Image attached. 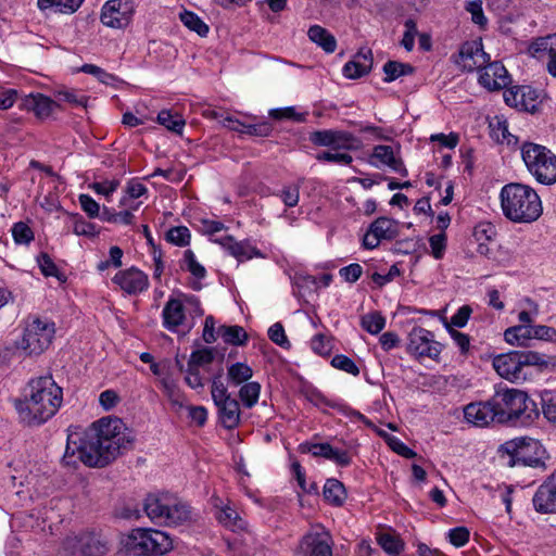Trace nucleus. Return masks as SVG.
I'll use <instances>...</instances> for the list:
<instances>
[{"instance_id":"6","label":"nucleus","mask_w":556,"mask_h":556,"mask_svg":"<svg viewBox=\"0 0 556 556\" xmlns=\"http://www.w3.org/2000/svg\"><path fill=\"white\" fill-rule=\"evenodd\" d=\"M124 545L134 556H161L173 548V540L164 531L139 528L127 535Z\"/></svg>"},{"instance_id":"28","label":"nucleus","mask_w":556,"mask_h":556,"mask_svg":"<svg viewBox=\"0 0 556 556\" xmlns=\"http://www.w3.org/2000/svg\"><path fill=\"white\" fill-rule=\"evenodd\" d=\"M168 495H153L150 494L144 501V511L147 516L155 523L161 525L169 501Z\"/></svg>"},{"instance_id":"46","label":"nucleus","mask_w":556,"mask_h":556,"mask_svg":"<svg viewBox=\"0 0 556 556\" xmlns=\"http://www.w3.org/2000/svg\"><path fill=\"white\" fill-rule=\"evenodd\" d=\"M190 231L185 226L172 227L166 232V240L178 247H186L190 243Z\"/></svg>"},{"instance_id":"35","label":"nucleus","mask_w":556,"mask_h":556,"mask_svg":"<svg viewBox=\"0 0 556 556\" xmlns=\"http://www.w3.org/2000/svg\"><path fill=\"white\" fill-rule=\"evenodd\" d=\"M377 540L382 549L391 556H397L404 548L402 540L392 532H381Z\"/></svg>"},{"instance_id":"4","label":"nucleus","mask_w":556,"mask_h":556,"mask_svg":"<svg viewBox=\"0 0 556 556\" xmlns=\"http://www.w3.org/2000/svg\"><path fill=\"white\" fill-rule=\"evenodd\" d=\"M500 198L504 216L514 223H532L542 214L540 197L528 185L507 184L502 188Z\"/></svg>"},{"instance_id":"41","label":"nucleus","mask_w":556,"mask_h":556,"mask_svg":"<svg viewBox=\"0 0 556 556\" xmlns=\"http://www.w3.org/2000/svg\"><path fill=\"white\" fill-rule=\"evenodd\" d=\"M227 375L232 384L239 386L252 377L253 370L245 363H236L228 368Z\"/></svg>"},{"instance_id":"18","label":"nucleus","mask_w":556,"mask_h":556,"mask_svg":"<svg viewBox=\"0 0 556 556\" xmlns=\"http://www.w3.org/2000/svg\"><path fill=\"white\" fill-rule=\"evenodd\" d=\"M332 545L330 533L321 526L313 528L302 539V547L308 556H332Z\"/></svg>"},{"instance_id":"9","label":"nucleus","mask_w":556,"mask_h":556,"mask_svg":"<svg viewBox=\"0 0 556 556\" xmlns=\"http://www.w3.org/2000/svg\"><path fill=\"white\" fill-rule=\"evenodd\" d=\"M212 399L217 407L218 419L226 429H235L240 424L239 402L231 397L224 383L215 378L212 382Z\"/></svg>"},{"instance_id":"36","label":"nucleus","mask_w":556,"mask_h":556,"mask_svg":"<svg viewBox=\"0 0 556 556\" xmlns=\"http://www.w3.org/2000/svg\"><path fill=\"white\" fill-rule=\"evenodd\" d=\"M414 72V67L407 63L397 61H388L383 65V73L386 74L384 81L391 83L401 76L409 75Z\"/></svg>"},{"instance_id":"3","label":"nucleus","mask_w":556,"mask_h":556,"mask_svg":"<svg viewBox=\"0 0 556 556\" xmlns=\"http://www.w3.org/2000/svg\"><path fill=\"white\" fill-rule=\"evenodd\" d=\"M497 415V424L530 426L540 416L536 403L518 389L496 386L491 396Z\"/></svg>"},{"instance_id":"59","label":"nucleus","mask_w":556,"mask_h":556,"mask_svg":"<svg viewBox=\"0 0 556 556\" xmlns=\"http://www.w3.org/2000/svg\"><path fill=\"white\" fill-rule=\"evenodd\" d=\"M79 71L97 77L103 84H110V81L115 79L114 75L93 64H84Z\"/></svg>"},{"instance_id":"5","label":"nucleus","mask_w":556,"mask_h":556,"mask_svg":"<svg viewBox=\"0 0 556 556\" xmlns=\"http://www.w3.org/2000/svg\"><path fill=\"white\" fill-rule=\"evenodd\" d=\"M521 157L529 173L542 185L556 182V155L546 147L525 142L521 146Z\"/></svg>"},{"instance_id":"60","label":"nucleus","mask_w":556,"mask_h":556,"mask_svg":"<svg viewBox=\"0 0 556 556\" xmlns=\"http://www.w3.org/2000/svg\"><path fill=\"white\" fill-rule=\"evenodd\" d=\"M466 10L471 14V20L475 24L480 26L486 24V17L483 14L482 2L480 0L469 1L466 4Z\"/></svg>"},{"instance_id":"44","label":"nucleus","mask_w":556,"mask_h":556,"mask_svg":"<svg viewBox=\"0 0 556 556\" xmlns=\"http://www.w3.org/2000/svg\"><path fill=\"white\" fill-rule=\"evenodd\" d=\"M217 519L225 527L230 528L231 530L242 528L243 521L240 518L239 514L231 507L227 506L220 509L217 514Z\"/></svg>"},{"instance_id":"56","label":"nucleus","mask_w":556,"mask_h":556,"mask_svg":"<svg viewBox=\"0 0 556 556\" xmlns=\"http://www.w3.org/2000/svg\"><path fill=\"white\" fill-rule=\"evenodd\" d=\"M471 313H472V308L469 305L460 306L457 309V312L451 317V321H450V324L446 325V327L447 328L448 327L452 328V326L458 327V328L465 327L468 323V319H469Z\"/></svg>"},{"instance_id":"37","label":"nucleus","mask_w":556,"mask_h":556,"mask_svg":"<svg viewBox=\"0 0 556 556\" xmlns=\"http://www.w3.org/2000/svg\"><path fill=\"white\" fill-rule=\"evenodd\" d=\"M505 341L509 344L525 345L531 339L530 325H516L504 332Z\"/></svg>"},{"instance_id":"12","label":"nucleus","mask_w":556,"mask_h":556,"mask_svg":"<svg viewBox=\"0 0 556 556\" xmlns=\"http://www.w3.org/2000/svg\"><path fill=\"white\" fill-rule=\"evenodd\" d=\"M135 12L132 0H109L101 10L100 20L111 28H125L129 25Z\"/></svg>"},{"instance_id":"42","label":"nucleus","mask_w":556,"mask_h":556,"mask_svg":"<svg viewBox=\"0 0 556 556\" xmlns=\"http://www.w3.org/2000/svg\"><path fill=\"white\" fill-rule=\"evenodd\" d=\"M261 386L257 382H247L239 390V396L243 405L252 408L258 401Z\"/></svg>"},{"instance_id":"57","label":"nucleus","mask_w":556,"mask_h":556,"mask_svg":"<svg viewBox=\"0 0 556 556\" xmlns=\"http://www.w3.org/2000/svg\"><path fill=\"white\" fill-rule=\"evenodd\" d=\"M448 541L455 547L464 546L469 540V530L466 527L451 529L447 533Z\"/></svg>"},{"instance_id":"51","label":"nucleus","mask_w":556,"mask_h":556,"mask_svg":"<svg viewBox=\"0 0 556 556\" xmlns=\"http://www.w3.org/2000/svg\"><path fill=\"white\" fill-rule=\"evenodd\" d=\"M331 365L334 368L343 370L353 376H358V374H359V369L356 366V364L354 363V361L343 354H338V355L333 356L331 359Z\"/></svg>"},{"instance_id":"22","label":"nucleus","mask_w":556,"mask_h":556,"mask_svg":"<svg viewBox=\"0 0 556 556\" xmlns=\"http://www.w3.org/2000/svg\"><path fill=\"white\" fill-rule=\"evenodd\" d=\"M465 419L477 427H485L491 422H497V415L492 403V397L485 402L470 403L464 408Z\"/></svg>"},{"instance_id":"19","label":"nucleus","mask_w":556,"mask_h":556,"mask_svg":"<svg viewBox=\"0 0 556 556\" xmlns=\"http://www.w3.org/2000/svg\"><path fill=\"white\" fill-rule=\"evenodd\" d=\"M529 51L533 58L546 63L547 72L556 77V34L534 40Z\"/></svg>"},{"instance_id":"50","label":"nucleus","mask_w":556,"mask_h":556,"mask_svg":"<svg viewBox=\"0 0 556 556\" xmlns=\"http://www.w3.org/2000/svg\"><path fill=\"white\" fill-rule=\"evenodd\" d=\"M334 151L336 152L324 151L318 153L316 159L320 162L337 163L340 165H349L353 161V157L349 153L338 152V150Z\"/></svg>"},{"instance_id":"48","label":"nucleus","mask_w":556,"mask_h":556,"mask_svg":"<svg viewBox=\"0 0 556 556\" xmlns=\"http://www.w3.org/2000/svg\"><path fill=\"white\" fill-rule=\"evenodd\" d=\"M60 101H65L75 108H87L88 97L76 90H61L56 94Z\"/></svg>"},{"instance_id":"61","label":"nucleus","mask_w":556,"mask_h":556,"mask_svg":"<svg viewBox=\"0 0 556 556\" xmlns=\"http://www.w3.org/2000/svg\"><path fill=\"white\" fill-rule=\"evenodd\" d=\"M73 231L77 236L94 237L98 235L96 225L83 218L74 222Z\"/></svg>"},{"instance_id":"23","label":"nucleus","mask_w":556,"mask_h":556,"mask_svg":"<svg viewBox=\"0 0 556 556\" xmlns=\"http://www.w3.org/2000/svg\"><path fill=\"white\" fill-rule=\"evenodd\" d=\"M372 67V52L368 48H361L353 59L342 68L344 77L357 79L367 75Z\"/></svg>"},{"instance_id":"25","label":"nucleus","mask_w":556,"mask_h":556,"mask_svg":"<svg viewBox=\"0 0 556 556\" xmlns=\"http://www.w3.org/2000/svg\"><path fill=\"white\" fill-rule=\"evenodd\" d=\"M163 327L176 332L186 321V309L181 300L169 298L162 311Z\"/></svg>"},{"instance_id":"33","label":"nucleus","mask_w":556,"mask_h":556,"mask_svg":"<svg viewBox=\"0 0 556 556\" xmlns=\"http://www.w3.org/2000/svg\"><path fill=\"white\" fill-rule=\"evenodd\" d=\"M217 334L224 340V342L231 345H244L248 341V333L243 327L233 326H220Z\"/></svg>"},{"instance_id":"10","label":"nucleus","mask_w":556,"mask_h":556,"mask_svg":"<svg viewBox=\"0 0 556 556\" xmlns=\"http://www.w3.org/2000/svg\"><path fill=\"white\" fill-rule=\"evenodd\" d=\"M53 336L54 325L36 318L25 328L20 345L28 355H38L49 348Z\"/></svg>"},{"instance_id":"55","label":"nucleus","mask_w":556,"mask_h":556,"mask_svg":"<svg viewBox=\"0 0 556 556\" xmlns=\"http://www.w3.org/2000/svg\"><path fill=\"white\" fill-rule=\"evenodd\" d=\"M279 197L288 207H293L299 203L300 188L296 185L285 186Z\"/></svg>"},{"instance_id":"29","label":"nucleus","mask_w":556,"mask_h":556,"mask_svg":"<svg viewBox=\"0 0 556 556\" xmlns=\"http://www.w3.org/2000/svg\"><path fill=\"white\" fill-rule=\"evenodd\" d=\"M311 41L320 47L326 53H333L337 49L334 36L320 25H313L307 30Z\"/></svg>"},{"instance_id":"43","label":"nucleus","mask_w":556,"mask_h":556,"mask_svg":"<svg viewBox=\"0 0 556 556\" xmlns=\"http://www.w3.org/2000/svg\"><path fill=\"white\" fill-rule=\"evenodd\" d=\"M362 327L371 334L379 333L386 326V318L378 312L364 315L361 320Z\"/></svg>"},{"instance_id":"64","label":"nucleus","mask_w":556,"mask_h":556,"mask_svg":"<svg viewBox=\"0 0 556 556\" xmlns=\"http://www.w3.org/2000/svg\"><path fill=\"white\" fill-rule=\"evenodd\" d=\"M79 204L89 217L94 218L99 216L100 205L90 195L80 194Z\"/></svg>"},{"instance_id":"11","label":"nucleus","mask_w":556,"mask_h":556,"mask_svg":"<svg viewBox=\"0 0 556 556\" xmlns=\"http://www.w3.org/2000/svg\"><path fill=\"white\" fill-rule=\"evenodd\" d=\"M407 352L419 359H437L441 353V344L434 340L431 331L414 327L408 333Z\"/></svg>"},{"instance_id":"8","label":"nucleus","mask_w":556,"mask_h":556,"mask_svg":"<svg viewBox=\"0 0 556 556\" xmlns=\"http://www.w3.org/2000/svg\"><path fill=\"white\" fill-rule=\"evenodd\" d=\"M63 548L71 556H105L110 551L108 539L94 531L67 535Z\"/></svg>"},{"instance_id":"49","label":"nucleus","mask_w":556,"mask_h":556,"mask_svg":"<svg viewBox=\"0 0 556 556\" xmlns=\"http://www.w3.org/2000/svg\"><path fill=\"white\" fill-rule=\"evenodd\" d=\"M12 236L17 244H28L34 240L33 230L23 222L14 224Z\"/></svg>"},{"instance_id":"52","label":"nucleus","mask_w":556,"mask_h":556,"mask_svg":"<svg viewBox=\"0 0 556 556\" xmlns=\"http://www.w3.org/2000/svg\"><path fill=\"white\" fill-rule=\"evenodd\" d=\"M300 448L303 453H311L314 457L329 458L332 453V446L329 443H305L301 444Z\"/></svg>"},{"instance_id":"24","label":"nucleus","mask_w":556,"mask_h":556,"mask_svg":"<svg viewBox=\"0 0 556 556\" xmlns=\"http://www.w3.org/2000/svg\"><path fill=\"white\" fill-rule=\"evenodd\" d=\"M214 242L220 244L230 255L239 262L251 260L252 257H262L263 254L248 241H236L232 236H225L214 239Z\"/></svg>"},{"instance_id":"27","label":"nucleus","mask_w":556,"mask_h":556,"mask_svg":"<svg viewBox=\"0 0 556 556\" xmlns=\"http://www.w3.org/2000/svg\"><path fill=\"white\" fill-rule=\"evenodd\" d=\"M191 518L190 506L186 503L169 497L166 514L162 519L161 525L165 526H179L185 523Z\"/></svg>"},{"instance_id":"62","label":"nucleus","mask_w":556,"mask_h":556,"mask_svg":"<svg viewBox=\"0 0 556 556\" xmlns=\"http://www.w3.org/2000/svg\"><path fill=\"white\" fill-rule=\"evenodd\" d=\"M432 255L434 258L440 260L446 248V237L444 233L433 235L429 238Z\"/></svg>"},{"instance_id":"20","label":"nucleus","mask_w":556,"mask_h":556,"mask_svg":"<svg viewBox=\"0 0 556 556\" xmlns=\"http://www.w3.org/2000/svg\"><path fill=\"white\" fill-rule=\"evenodd\" d=\"M532 502L538 513L556 514V472L539 486Z\"/></svg>"},{"instance_id":"32","label":"nucleus","mask_w":556,"mask_h":556,"mask_svg":"<svg viewBox=\"0 0 556 556\" xmlns=\"http://www.w3.org/2000/svg\"><path fill=\"white\" fill-rule=\"evenodd\" d=\"M324 497L333 506H342L346 498L343 483L337 479H328L324 486Z\"/></svg>"},{"instance_id":"13","label":"nucleus","mask_w":556,"mask_h":556,"mask_svg":"<svg viewBox=\"0 0 556 556\" xmlns=\"http://www.w3.org/2000/svg\"><path fill=\"white\" fill-rule=\"evenodd\" d=\"M309 140L315 146L329 147L332 150H358L362 146V141L351 132L333 129L313 131Z\"/></svg>"},{"instance_id":"40","label":"nucleus","mask_w":556,"mask_h":556,"mask_svg":"<svg viewBox=\"0 0 556 556\" xmlns=\"http://www.w3.org/2000/svg\"><path fill=\"white\" fill-rule=\"evenodd\" d=\"M157 123L178 135L182 134L185 127V121L181 116L178 114L173 115L167 110H163L157 114Z\"/></svg>"},{"instance_id":"38","label":"nucleus","mask_w":556,"mask_h":556,"mask_svg":"<svg viewBox=\"0 0 556 556\" xmlns=\"http://www.w3.org/2000/svg\"><path fill=\"white\" fill-rule=\"evenodd\" d=\"M179 16L188 29L195 31L201 37H206L210 28L195 13L185 10Z\"/></svg>"},{"instance_id":"45","label":"nucleus","mask_w":556,"mask_h":556,"mask_svg":"<svg viewBox=\"0 0 556 556\" xmlns=\"http://www.w3.org/2000/svg\"><path fill=\"white\" fill-rule=\"evenodd\" d=\"M542 410L548 421L556 424V390L543 392Z\"/></svg>"},{"instance_id":"15","label":"nucleus","mask_w":556,"mask_h":556,"mask_svg":"<svg viewBox=\"0 0 556 556\" xmlns=\"http://www.w3.org/2000/svg\"><path fill=\"white\" fill-rule=\"evenodd\" d=\"M399 235V223L388 217L374 220L363 238V247L372 250L381 240H393Z\"/></svg>"},{"instance_id":"54","label":"nucleus","mask_w":556,"mask_h":556,"mask_svg":"<svg viewBox=\"0 0 556 556\" xmlns=\"http://www.w3.org/2000/svg\"><path fill=\"white\" fill-rule=\"evenodd\" d=\"M531 339L545 341L556 340V329L545 325H530Z\"/></svg>"},{"instance_id":"26","label":"nucleus","mask_w":556,"mask_h":556,"mask_svg":"<svg viewBox=\"0 0 556 556\" xmlns=\"http://www.w3.org/2000/svg\"><path fill=\"white\" fill-rule=\"evenodd\" d=\"M372 164L376 167L380 165L388 166L393 172L400 174L401 176H407L408 172L403 163V161L395 156L393 148L390 146L379 144L376 146L372 150L371 154Z\"/></svg>"},{"instance_id":"30","label":"nucleus","mask_w":556,"mask_h":556,"mask_svg":"<svg viewBox=\"0 0 556 556\" xmlns=\"http://www.w3.org/2000/svg\"><path fill=\"white\" fill-rule=\"evenodd\" d=\"M519 355L522 361L523 370L530 366L536 367L540 370H544L549 367H556V357L546 355L544 353L522 350L519 351Z\"/></svg>"},{"instance_id":"53","label":"nucleus","mask_w":556,"mask_h":556,"mask_svg":"<svg viewBox=\"0 0 556 556\" xmlns=\"http://www.w3.org/2000/svg\"><path fill=\"white\" fill-rule=\"evenodd\" d=\"M269 339L281 348H289L290 341L288 340L285 328L280 323H276L268 329Z\"/></svg>"},{"instance_id":"47","label":"nucleus","mask_w":556,"mask_h":556,"mask_svg":"<svg viewBox=\"0 0 556 556\" xmlns=\"http://www.w3.org/2000/svg\"><path fill=\"white\" fill-rule=\"evenodd\" d=\"M214 361V350L203 348L191 353L188 365L199 369L200 366L208 365Z\"/></svg>"},{"instance_id":"16","label":"nucleus","mask_w":556,"mask_h":556,"mask_svg":"<svg viewBox=\"0 0 556 556\" xmlns=\"http://www.w3.org/2000/svg\"><path fill=\"white\" fill-rule=\"evenodd\" d=\"M112 281L129 295H137L149 288L148 275L135 266L117 271Z\"/></svg>"},{"instance_id":"14","label":"nucleus","mask_w":556,"mask_h":556,"mask_svg":"<svg viewBox=\"0 0 556 556\" xmlns=\"http://www.w3.org/2000/svg\"><path fill=\"white\" fill-rule=\"evenodd\" d=\"M495 371L510 382H520L527 379V371L523 370L519 351L496 355L492 362Z\"/></svg>"},{"instance_id":"1","label":"nucleus","mask_w":556,"mask_h":556,"mask_svg":"<svg viewBox=\"0 0 556 556\" xmlns=\"http://www.w3.org/2000/svg\"><path fill=\"white\" fill-rule=\"evenodd\" d=\"M123 430L124 424L118 418L94 421L83 435H68L62 463L73 468L79 463L99 468L109 465L131 444Z\"/></svg>"},{"instance_id":"63","label":"nucleus","mask_w":556,"mask_h":556,"mask_svg":"<svg viewBox=\"0 0 556 556\" xmlns=\"http://www.w3.org/2000/svg\"><path fill=\"white\" fill-rule=\"evenodd\" d=\"M363 268L359 264L353 263L339 270V275L348 282H355L362 276Z\"/></svg>"},{"instance_id":"58","label":"nucleus","mask_w":556,"mask_h":556,"mask_svg":"<svg viewBox=\"0 0 556 556\" xmlns=\"http://www.w3.org/2000/svg\"><path fill=\"white\" fill-rule=\"evenodd\" d=\"M37 263L39 265V268L41 270V273L46 276V277H56L58 276V267L56 265L54 264V262L52 261V258L45 252L40 253L38 256H37Z\"/></svg>"},{"instance_id":"34","label":"nucleus","mask_w":556,"mask_h":556,"mask_svg":"<svg viewBox=\"0 0 556 556\" xmlns=\"http://www.w3.org/2000/svg\"><path fill=\"white\" fill-rule=\"evenodd\" d=\"M84 0H38L40 10L52 9L60 13H73L83 3Z\"/></svg>"},{"instance_id":"7","label":"nucleus","mask_w":556,"mask_h":556,"mask_svg":"<svg viewBox=\"0 0 556 556\" xmlns=\"http://www.w3.org/2000/svg\"><path fill=\"white\" fill-rule=\"evenodd\" d=\"M502 450L508 454L509 466H529L533 468L545 467V450L534 439L520 438L508 441L502 445Z\"/></svg>"},{"instance_id":"21","label":"nucleus","mask_w":556,"mask_h":556,"mask_svg":"<svg viewBox=\"0 0 556 556\" xmlns=\"http://www.w3.org/2000/svg\"><path fill=\"white\" fill-rule=\"evenodd\" d=\"M479 83L489 90H501L510 84V76L502 63L488 62L480 70Z\"/></svg>"},{"instance_id":"39","label":"nucleus","mask_w":556,"mask_h":556,"mask_svg":"<svg viewBox=\"0 0 556 556\" xmlns=\"http://www.w3.org/2000/svg\"><path fill=\"white\" fill-rule=\"evenodd\" d=\"M180 268L191 273V275L197 279H203L206 276V269L197 261L195 255L191 250H186L184 252Z\"/></svg>"},{"instance_id":"17","label":"nucleus","mask_w":556,"mask_h":556,"mask_svg":"<svg viewBox=\"0 0 556 556\" xmlns=\"http://www.w3.org/2000/svg\"><path fill=\"white\" fill-rule=\"evenodd\" d=\"M489 61L490 56L484 52L480 41H467L462 45L455 62L464 71L472 72L480 71Z\"/></svg>"},{"instance_id":"31","label":"nucleus","mask_w":556,"mask_h":556,"mask_svg":"<svg viewBox=\"0 0 556 556\" xmlns=\"http://www.w3.org/2000/svg\"><path fill=\"white\" fill-rule=\"evenodd\" d=\"M25 105L27 109L34 111L36 116L39 118H46L50 116L54 109L58 106L53 100L41 93L30 94L26 99Z\"/></svg>"},{"instance_id":"2","label":"nucleus","mask_w":556,"mask_h":556,"mask_svg":"<svg viewBox=\"0 0 556 556\" xmlns=\"http://www.w3.org/2000/svg\"><path fill=\"white\" fill-rule=\"evenodd\" d=\"M62 401V388L52 376H41L29 380L23 399L15 400L14 405L23 424L40 426L58 413Z\"/></svg>"}]
</instances>
